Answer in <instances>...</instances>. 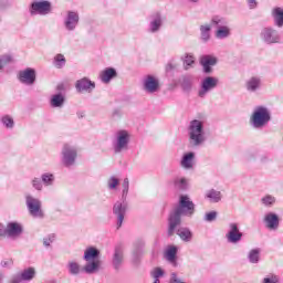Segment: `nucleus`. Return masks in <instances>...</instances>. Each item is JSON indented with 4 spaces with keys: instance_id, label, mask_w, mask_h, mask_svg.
<instances>
[{
    "instance_id": "nucleus-1",
    "label": "nucleus",
    "mask_w": 283,
    "mask_h": 283,
    "mask_svg": "<svg viewBox=\"0 0 283 283\" xmlns=\"http://www.w3.org/2000/svg\"><path fill=\"white\" fill-rule=\"evenodd\" d=\"M193 213H196V203L191 201L189 196L181 195L178 205L170 211L168 217V238H171L176 233V229L182 224V216L192 218Z\"/></svg>"
},
{
    "instance_id": "nucleus-2",
    "label": "nucleus",
    "mask_w": 283,
    "mask_h": 283,
    "mask_svg": "<svg viewBox=\"0 0 283 283\" xmlns=\"http://www.w3.org/2000/svg\"><path fill=\"white\" fill-rule=\"evenodd\" d=\"M188 140L191 147H202L207 143L205 120L192 119L188 125Z\"/></svg>"
},
{
    "instance_id": "nucleus-3",
    "label": "nucleus",
    "mask_w": 283,
    "mask_h": 283,
    "mask_svg": "<svg viewBox=\"0 0 283 283\" xmlns=\"http://www.w3.org/2000/svg\"><path fill=\"white\" fill-rule=\"evenodd\" d=\"M122 201H116L113 206V213L117 218V229L123 227L127 213V196L129 193V178H124L122 184Z\"/></svg>"
},
{
    "instance_id": "nucleus-4",
    "label": "nucleus",
    "mask_w": 283,
    "mask_h": 283,
    "mask_svg": "<svg viewBox=\"0 0 283 283\" xmlns=\"http://www.w3.org/2000/svg\"><path fill=\"white\" fill-rule=\"evenodd\" d=\"M271 123V109L266 106L254 107L250 116V125L253 129H264Z\"/></svg>"
},
{
    "instance_id": "nucleus-5",
    "label": "nucleus",
    "mask_w": 283,
    "mask_h": 283,
    "mask_svg": "<svg viewBox=\"0 0 283 283\" xmlns=\"http://www.w3.org/2000/svg\"><path fill=\"white\" fill-rule=\"evenodd\" d=\"M132 135L125 129L117 130L113 139V151L114 154H125L129 151V143Z\"/></svg>"
},
{
    "instance_id": "nucleus-6",
    "label": "nucleus",
    "mask_w": 283,
    "mask_h": 283,
    "mask_svg": "<svg viewBox=\"0 0 283 283\" xmlns=\"http://www.w3.org/2000/svg\"><path fill=\"white\" fill-rule=\"evenodd\" d=\"M24 200L25 207L31 218H38L39 220H43V218H45V211H43V202L41 201V199L30 193H27L24 196Z\"/></svg>"
},
{
    "instance_id": "nucleus-7",
    "label": "nucleus",
    "mask_w": 283,
    "mask_h": 283,
    "mask_svg": "<svg viewBox=\"0 0 283 283\" xmlns=\"http://www.w3.org/2000/svg\"><path fill=\"white\" fill-rule=\"evenodd\" d=\"M210 23L211 25H214L217 28L214 36L219 41L229 39V36H231V28H229V22L227 21V19L220 15H213Z\"/></svg>"
},
{
    "instance_id": "nucleus-8",
    "label": "nucleus",
    "mask_w": 283,
    "mask_h": 283,
    "mask_svg": "<svg viewBox=\"0 0 283 283\" xmlns=\"http://www.w3.org/2000/svg\"><path fill=\"white\" fill-rule=\"evenodd\" d=\"M29 13L30 17H48V14H52V2L48 0H33L29 4Z\"/></svg>"
},
{
    "instance_id": "nucleus-9",
    "label": "nucleus",
    "mask_w": 283,
    "mask_h": 283,
    "mask_svg": "<svg viewBox=\"0 0 283 283\" xmlns=\"http://www.w3.org/2000/svg\"><path fill=\"white\" fill-rule=\"evenodd\" d=\"M260 39L265 45H275L282 43L280 31L273 27H264L261 30Z\"/></svg>"
},
{
    "instance_id": "nucleus-10",
    "label": "nucleus",
    "mask_w": 283,
    "mask_h": 283,
    "mask_svg": "<svg viewBox=\"0 0 283 283\" xmlns=\"http://www.w3.org/2000/svg\"><path fill=\"white\" fill-rule=\"evenodd\" d=\"M78 156L76 146L65 144L62 148V164L64 167H73Z\"/></svg>"
},
{
    "instance_id": "nucleus-11",
    "label": "nucleus",
    "mask_w": 283,
    "mask_h": 283,
    "mask_svg": "<svg viewBox=\"0 0 283 283\" xmlns=\"http://www.w3.org/2000/svg\"><path fill=\"white\" fill-rule=\"evenodd\" d=\"M218 83H220V80L213 76H207L203 80H201L200 88L198 91L199 98H206L209 92H213V90L218 87Z\"/></svg>"
},
{
    "instance_id": "nucleus-12",
    "label": "nucleus",
    "mask_w": 283,
    "mask_h": 283,
    "mask_svg": "<svg viewBox=\"0 0 283 283\" xmlns=\"http://www.w3.org/2000/svg\"><path fill=\"white\" fill-rule=\"evenodd\" d=\"M244 233L240 231V224L237 222H231L228 226V232L226 233V239L229 244H240Z\"/></svg>"
},
{
    "instance_id": "nucleus-13",
    "label": "nucleus",
    "mask_w": 283,
    "mask_h": 283,
    "mask_svg": "<svg viewBox=\"0 0 283 283\" xmlns=\"http://www.w3.org/2000/svg\"><path fill=\"white\" fill-rule=\"evenodd\" d=\"M81 22V17L78 15V11H66V15L63 20V25L66 32H74L76 28H78V23Z\"/></svg>"
},
{
    "instance_id": "nucleus-14",
    "label": "nucleus",
    "mask_w": 283,
    "mask_h": 283,
    "mask_svg": "<svg viewBox=\"0 0 283 283\" xmlns=\"http://www.w3.org/2000/svg\"><path fill=\"white\" fill-rule=\"evenodd\" d=\"M34 277H36V270L34 268H28L19 273L13 274L9 280V283L32 282Z\"/></svg>"
},
{
    "instance_id": "nucleus-15",
    "label": "nucleus",
    "mask_w": 283,
    "mask_h": 283,
    "mask_svg": "<svg viewBox=\"0 0 283 283\" xmlns=\"http://www.w3.org/2000/svg\"><path fill=\"white\" fill-rule=\"evenodd\" d=\"M123 264H125V248L118 244L114 248L112 266L115 271H120Z\"/></svg>"
},
{
    "instance_id": "nucleus-16",
    "label": "nucleus",
    "mask_w": 283,
    "mask_h": 283,
    "mask_svg": "<svg viewBox=\"0 0 283 283\" xmlns=\"http://www.w3.org/2000/svg\"><path fill=\"white\" fill-rule=\"evenodd\" d=\"M143 90L146 94H156L160 90V81L154 75H146L143 78Z\"/></svg>"
},
{
    "instance_id": "nucleus-17",
    "label": "nucleus",
    "mask_w": 283,
    "mask_h": 283,
    "mask_svg": "<svg viewBox=\"0 0 283 283\" xmlns=\"http://www.w3.org/2000/svg\"><path fill=\"white\" fill-rule=\"evenodd\" d=\"M18 80L23 85H34V83H36V71L32 67L20 71L18 74Z\"/></svg>"
},
{
    "instance_id": "nucleus-18",
    "label": "nucleus",
    "mask_w": 283,
    "mask_h": 283,
    "mask_svg": "<svg viewBox=\"0 0 283 283\" xmlns=\"http://www.w3.org/2000/svg\"><path fill=\"white\" fill-rule=\"evenodd\" d=\"M163 14L158 11L151 13L149 15V27H148V32L151 34H156L160 32V28H163Z\"/></svg>"
},
{
    "instance_id": "nucleus-19",
    "label": "nucleus",
    "mask_w": 283,
    "mask_h": 283,
    "mask_svg": "<svg viewBox=\"0 0 283 283\" xmlns=\"http://www.w3.org/2000/svg\"><path fill=\"white\" fill-rule=\"evenodd\" d=\"M263 222L269 231H277L280 229V216L275 212H268L263 218Z\"/></svg>"
},
{
    "instance_id": "nucleus-20",
    "label": "nucleus",
    "mask_w": 283,
    "mask_h": 283,
    "mask_svg": "<svg viewBox=\"0 0 283 283\" xmlns=\"http://www.w3.org/2000/svg\"><path fill=\"white\" fill-rule=\"evenodd\" d=\"M96 88V83L92 82V80L87 77H83L81 80H77L75 83V90L80 94H83V92H92Z\"/></svg>"
},
{
    "instance_id": "nucleus-21",
    "label": "nucleus",
    "mask_w": 283,
    "mask_h": 283,
    "mask_svg": "<svg viewBox=\"0 0 283 283\" xmlns=\"http://www.w3.org/2000/svg\"><path fill=\"white\" fill-rule=\"evenodd\" d=\"M180 167L187 170L193 169V167H196V153L193 151L185 153L180 160Z\"/></svg>"
},
{
    "instance_id": "nucleus-22",
    "label": "nucleus",
    "mask_w": 283,
    "mask_h": 283,
    "mask_svg": "<svg viewBox=\"0 0 283 283\" xmlns=\"http://www.w3.org/2000/svg\"><path fill=\"white\" fill-rule=\"evenodd\" d=\"M179 85L186 94H191L193 90V75L185 74L181 75L179 78Z\"/></svg>"
},
{
    "instance_id": "nucleus-23",
    "label": "nucleus",
    "mask_w": 283,
    "mask_h": 283,
    "mask_svg": "<svg viewBox=\"0 0 283 283\" xmlns=\"http://www.w3.org/2000/svg\"><path fill=\"white\" fill-rule=\"evenodd\" d=\"M23 233V226L17 221L7 223V235L8 238H18Z\"/></svg>"
},
{
    "instance_id": "nucleus-24",
    "label": "nucleus",
    "mask_w": 283,
    "mask_h": 283,
    "mask_svg": "<svg viewBox=\"0 0 283 283\" xmlns=\"http://www.w3.org/2000/svg\"><path fill=\"white\" fill-rule=\"evenodd\" d=\"M200 63L203 67L205 74H211L213 72V69H211V66L218 63V59L212 55H203L201 56Z\"/></svg>"
},
{
    "instance_id": "nucleus-25",
    "label": "nucleus",
    "mask_w": 283,
    "mask_h": 283,
    "mask_svg": "<svg viewBox=\"0 0 283 283\" xmlns=\"http://www.w3.org/2000/svg\"><path fill=\"white\" fill-rule=\"evenodd\" d=\"M118 76V72H116V69L114 67H106L99 73V81L102 83H105V85L112 83L113 78H116Z\"/></svg>"
},
{
    "instance_id": "nucleus-26",
    "label": "nucleus",
    "mask_w": 283,
    "mask_h": 283,
    "mask_svg": "<svg viewBox=\"0 0 283 283\" xmlns=\"http://www.w3.org/2000/svg\"><path fill=\"white\" fill-rule=\"evenodd\" d=\"M262 87V78L260 76H252L245 82V90L248 92H258Z\"/></svg>"
},
{
    "instance_id": "nucleus-27",
    "label": "nucleus",
    "mask_w": 283,
    "mask_h": 283,
    "mask_svg": "<svg viewBox=\"0 0 283 283\" xmlns=\"http://www.w3.org/2000/svg\"><path fill=\"white\" fill-rule=\"evenodd\" d=\"M213 24H201L199 27L200 40L202 43H209L211 41V28Z\"/></svg>"
},
{
    "instance_id": "nucleus-28",
    "label": "nucleus",
    "mask_w": 283,
    "mask_h": 283,
    "mask_svg": "<svg viewBox=\"0 0 283 283\" xmlns=\"http://www.w3.org/2000/svg\"><path fill=\"white\" fill-rule=\"evenodd\" d=\"M271 14L274 21V25L276 28H283V8L282 7L273 8Z\"/></svg>"
},
{
    "instance_id": "nucleus-29",
    "label": "nucleus",
    "mask_w": 283,
    "mask_h": 283,
    "mask_svg": "<svg viewBox=\"0 0 283 283\" xmlns=\"http://www.w3.org/2000/svg\"><path fill=\"white\" fill-rule=\"evenodd\" d=\"M101 258V251L94 247H90L84 252L85 262H94Z\"/></svg>"
},
{
    "instance_id": "nucleus-30",
    "label": "nucleus",
    "mask_w": 283,
    "mask_h": 283,
    "mask_svg": "<svg viewBox=\"0 0 283 283\" xmlns=\"http://www.w3.org/2000/svg\"><path fill=\"white\" fill-rule=\"evenodd\" d=\"M51 107H63L65 105V95L63 93H56L51 96Z\"/></svg>"
},
{
    "instance_id": "nucleus-31",
    "label": "nucleus",
    "mask_w": 283,
    "mask_h": 283,
    "mask_svg": "<svg viewBox=\"0 0 283 283\" xmlns=\"http://www.w3.org/2000/svg\"><path fill=\"white\" fill-rule=\"evenodd\" d=\"M175 233H177V235H179L180 240L184 242H191V238H193V234L189 228H178L175 230Z\"/></svg>"
},
{
    "instance_id": "nucleus-32",
    "label": "nucleus",
    "mask_w": 283,
    "mask_h": 283,
    "mask_svg": "<svg viewBox=\"0 0 283 283\" xmlns=\"http://www.w3.org/2000/svg\"><path fill=\"white\" fill-rule=\"evenodd\" d=\"M166 260L170 262L174 266H177L178 262L176 261V255H178V248L172 245L166 251Z\"/></svg>"
},
{
    "instance_id": "nucleus-33",
    "label": "nucleus",
    "mask_w": 283,
    "mask_h": 283,
    "mask_svg": "<svg viewBox=\"0 0 283 283\" xmlns=\"http://www.w3.org/2000/svg\"><path fill=\"white\" fill-rule=\"evenodd\" d=\"M88 263L82 269L87 275H92L101 268V261H87Z\"/></svg>"
},
{
    "instance_id": "nucleus-34",
    "label": "nucleus",
    "mask_w": 283,
    "mask_h": 283,
    "mask_svg": "<svg viewBox=\"0 0 283 283\" xmlns=\"http://www.w3.org/2000/svg\"><path fill=\"white\" fill-rule=\"evenodd\" d=\"M206 198L213 203L220 202L222 200V192L216 190V189H210L206 192Z\"/></svg>"
},
{
    "instance_id": "nucleus-35",
    "label": "nucleus",
    "mask_w": 283,
    "mask_h": 283,
    "mask_svg": "<svg viewBox=\"0 0 283 283\" xmlns=\"http://www.w3.org/2000/svg\"><path fill=\"white\" fill-rule=\"evenodd\" d=\"M174 186L178 191H187L189 182L187 181V178L176 177L174 179Z\"/></svg>"
},
{
    "instance_id": "nucleus-36",
    "label": "nucleus",
    "mask_w": 283,
    "mask_h": 283,
    "mask_svg": "<svg viewBox=\"0 0 283 283\" xmlns=\"http://www.w3.org/2000/svg\"><path fill=\"white\" fill-rule=\"evenodd\" d=\"M41 180H42V185H44V187H52V185H54V180H56V178L54 177V174H52V172H44L41 175Z\"/></svg>"
},
{
    "instance_id": "nucleus-37",
    "label": "nucleus",
    "mask_w": 283,
    "mask_h": 283,
    "mask_svg": "<svg viewBox=\"0 0 283 283\" xmlns=\"http://www.w3.org/2000/svg\"><path fill=\"white\" fill-rule=\"evenodd\" d=\"M67 271L70 275H80L81 271L83 270L81 269V265L76 261H70L67 263Z\"/></svg>"
},
{
    "instance_id": "nucleus-38",
    "label": "nucleus",
    "mask_w": 283,
    "mask_h": 283,
    "mask_svg": "<svg viewBox=\"0 0 283 283\" xmlns=\"http://www.w3.org/2000/svg\"><path fill=\"white\" fill-rule=\"evenodd\" d=\"M248 259L251 264H258V262H260V250L259 249L251 250L248 254Z\"/></svg>"
},
{
    "instance_id": "nucleus-39",
    "label": "nucleus",
    "mask_w": 283,
    "mask_h": 283,
    "mask_svg": "<svg viewBox=\"0 0 283 283\" xmlns=\"http://www.w3.org/2000/svg\"><path fill=\"white\" fill-rule=\"evenodd\" d=\"M65 63H66L65 55H63V54H56V55L54 56L53 64L55 65V67H56L57 70H61V69L65 67Z\"/></svg>"
},
{
    "instance_id": "nucleus-40",
    "label": "nucleus",
    "mask_w": 283,
    "mask_h": 283,
    "mask_svg": "<svg viewBox=\"0 0 283 283\" xmlns=\"http://www.w3.org/2000/svg\"><path fill=\"white\" fill-rule=\"evenodd\" d=\"M1 123L7 129H13L14 128V118L10 115H3L1 117Z\"/></svg>"
},
{
    "instance_id": "nucleus-41",
    "label": "nucleus",
    "mask_w": 283,
    "mask_h": 283,
    "mask_svg": "<svg viewBox=\"0 0 283 283\" xmlns=\"http://www.w3.org/2000/svg\"><path fill=\"white\" fill-rule=\"evenodd\" d=\"M143 256V250L140 248H137L132 253V262L137 266V264H140V258Z\"/></svg>"
},
{
    "instance_id": "nucleus-42",
    "label": "nucleus",
    "mask_w": 283,
    "mask_h": 283,
    "mask_svg": "<svg viewBox=\"0 0 283 283\" xmlns=\"http://www.w3.org/2000/svg\"><path fill=\"white\" fill-rule=\"evenodd\" d=\"M193 63H196V57H193L191 54H186L184 59V70H189Z\"/></svg>"
},
{
    "instance_id": "nucleus-43",
    "label": "nucleus",
    "mask_w": 283,
    "mask_h": 283,
    "mask_svg": "<svg viewBox=\"0 0 283 283\" xmlns=\"http://www.w3.org/2000/svg\"><path fill=\"white\" fill-rule=\"evenodd\" d=\"M118 185H120V180H118V178L112 176L108 180H107V187L111 191H114L115 189H117Z\"/></svg>"
},
{
    "instance_id": "nucleus-44",
    "label": "nucleus",
    "mask_w": 283,
    "mask_h": 283,
    "mask_svg": "<svg viewBox=\"0 0 283 283\" xmlns=\"http://www.w3.org/2000/svg\"><path fill=\"white\" fill-rule=\"evenodd\" d=\"M10 63H12V56L1 55L0 56V72L3 71V67H6V65H10Z\"/></svg>"
},
{
    "instance_id": "nucleus-45",
    "label": "nucleus",
    "mask_w": 283,
    "mask_h": 283,
    "mask_svg": "<svg viewBox=\"0 0 283 283\" xmlns=\"http://www.w3.org/2000/svg\"><path fill=\"white\" fill-rule=\"evenodd\" d=\"M261 202L264 207H273L275 205V197L268 195L261 199Z\"/></svg>"
},
{
    "instance_id": "nucleus-46",
    "label": "nucleus",
    "mask_w": 283,
    "mask_h": 283,
    "mask_svg": "<svg viewBox=\"0 0 283 283\" xmlns=\"http://www.w3.org/2000/svg\"><path fill=\"white\" fill-rule=\"evenodd\" d=\"M31 185L35 191H43V181L36 177L31 180Z\"/></svg>"
},
{
    "instance_id": "nucleus-47",
    "label": "nucleus",
    "mask_w": 283,
    "mask_h": 283,
    "mask_svg": "<svg viewBox=\"0 0 283 283\" xmlns=\"http://www.w3.org/2000/svg\"><path fill=\"white\" fill-rule=\"evenodd\" d=\"M205 222H216L218 220V212L217 211H210L207 212L203 217Z\"/></svg>"
},
{
    "instance_id": "nucleus-48",
    "label": "nucleus",
    "mask_w": 283,
    "mask_h": 283,
    "mask_svg": "<svg viewBox=\"0 0 283 283\" xmlns=\"http://www.w3.org/2000/svg\"><path fill=\"white\" fill-rule=\"evenodd\" d=\"M262 283H280V276L275 274H270L263 279Z\"/></svg>"
},
{
    "instance_id": "nucleus-49",
    "label": "nucleus",
    "mask_w": 283,
    "mask_h": 283,
    "mask_svg": "<svg viewBox=\"0 0 283 283\" xmlns=\"http://www.w3.org/2000/svg\"><path fill=\"white\" fill-rule=\"evenodd\" d=\"M54 240H56V237L54 234H49L46 237L43 238V247H50V244H52V242H54Z\"/></svg>"
},
{
    "instance_id": "nucleus-50",
    "label": "nucleus",
    "mask_w": 283,
    "mask_h": 283,
    "mask_svg": "<svg viewBox=\"0 0 283 283\" xmlns=\"http://www.w3.org/2000/svg\"><path fill=\"white\" fill-rule=\"evenodd\" d=\"M13 264H14V262L12 261V259L2 260L1 263H0L2 269H12Z\"/></svg>"
},
{
    "instance_id": "nucleus-51",
    "label": "nucleus",
    "mask_w": 283,
    "mask_h": 283,
    "mask_svg": "<svg viewBox=\"0 0 283 283\" xmlns=\"http://www.w3.org/2000/svg\"><path fill=\"white\" fill-rule=\"evenodd\" d=\"M165 275V271L160 268H156L155 271L153 272V277L154 280H159V277H163Z\"/></svg>"
},
{
    "instance_id": "nucleus-52",
    "label": "nucleus",
    "mask_w": 283,
    "mask_h": 283,
    "mask_svg": "<svg viewBox=\"0 0 283 283\" xmlns=\"http://www.w3.org/2000/svg\"><path fill=\"white\" fill-rule=\"evenodd\" d=\"M169 283H182V279H180L176 272H172L170 274Z\"/></svg>"
},
{
    "instance_id": "nucleus-53",
    "label": "nucleus",
    "mask_w": 283,
    "mask_h": 283,
    "mask_svg": "<svg viewBox=\"0 0 283 283\" xmlns=\"http://www.w3.org/2000/svg\"><path fill=\"white\" fill-rule=\"evenodd\" d=\"M8 235V226L4 227L3 223H0V238H6Z\"/></svg>"
},
{
    "instance_id": "nucleus-54",
    "label": "nucleus",
    "mask_w": 283,
    "mask_h": 283,
    "mask_svg": "<svg viewBox=\"0 0 283 283\" xmlns=\"http://www.w3.org/2000/svg\"><path fill=\"white\" fill-rule=\"evenodd\" d=\"M174 70H178V64L168 63L166 65V72H174Z\"/></svg>"
},
{
    "instance_id": "nucleus-55",
    "label": "nucleus",
    "mask_w": 283,
    "mask_h": 283,
    "mask_svg": "<svg viewBox=\"0 0 283 283\" xmlns=\"http://www.w3.org/2000/svg\"><path fill=\"white\" fill-rule=\"evenodd\" d=\"M248 4H249L250 10H253L258 6V1L248 0Z\"/></svg>"
},
{
    "instance_id": "nucleus-56",
    "label": "nucleus",
    "mask_w": 283,
    "mask_h": 283,
    "mask_svg": "<svg viewBox=\"0 0 283 283\" xmlns=\"http://www.w3.org/2000/svg\"><path fill=\"white\" fill-rule=\"evenodd\" d=\"M3 280H6V273L0 272V283H3Z\"/></svg>"
},
{
    "instance_id": "nucleus-57",
    "label": "nucleus",
    "mask_w": 283,
    "mask_h": 283,
    "mask_svg": "<svg viewBox=\"0 0 283 283\" xmlns=\"http://www.w3.org/2000/svg\"><path fill=\"white\" fill-rule=\"evenodd\" d=\"M189 3H192L193 6L198 4L202 0H188Z\"/></svg>"
},
{
    "instance_id": "nucleus-58",
    "label": "nucleus",
    "mask_w": 283,
    "mask_h": 283,
    "mask_svg": "<svg viewBox=\"0 0 283 283\" xmlns=\"http://www.w3.org/2000/svg\"><path fill=\"white\" fill-rule=\"evenodd\" d=\"M63 90V84L57 85V91L61 92Z\"/></svg>"
},
{
    "instance_id": "nucleus-59",
    "label": "nucleus",
    "mask_w": 283,
    "mask_h": 283,
    "mask_svg": "<svg viewBox=\"0 0 283 283\" xmlns=\"http://www.w3.org/2000/svg\"><path fill=\"white\" fill-rule=\"evenodd\" d=\"M154 283H160V280H154Z\"/></svg>"
}]
</instances>
